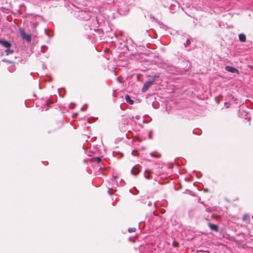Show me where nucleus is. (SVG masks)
I'll use <instances>...</instances> for the list:
<instances>
[{"mask_svg": "<svg viewBox=\"0 0 253 253\" xmlns=\"http://www.w3.org/2000/svg\"><path fill=\"white\" fill-rule=\"evenodd\" d=\"M158 77H159L158 75V76H155L154 78V79L153 80H149L146 81L144 83V85H143V86L142 87V91L143 92L146 91L147 90V89L149 88V87L153 84V83H154V82L155 80V79L156 78H158Z\"/></svg>", "mask_w": 253, "mask_h": 253, "instance_id": "obj_1", "label": "nucleus"}, {"mask_svg": "<svg viewBox=\"0 0 253 253\" xmlns=\"http://www.w3.org/2000/svg\"><path fill=\"white\" fill-rule=\"evenodd\" d=\"M80 18L84 20H88L90 19L91 16L90 13L86 11H81L79 15Z\"/></svg>", "mask_w": 253, "mask_h": 253, "instance_id": "obj_2", "label": "nucleus"}, {"mask_svg": "<svg viewBox=\"0 0 253 253\" xmlns=\"http://www.w3.org/2000/svg\"><path fill=\"white\" fill-rule=\"evenodd\" d=\"M225 69L226 71L232 73H237V74H239V70L232 66H226L225 67Z\"/></svg>", "mask_w": 253, "mask_h": 253, "instance_id": "obj_3", "label": "nucleus"}, {"mask_svg": "<svg viewBox=\"0 0 253 253\" xmlns=\"http://www.w3.org/2000/svg\"><path fill=\"white\" fill-rule=\"evenodd\" d=\"M21 36L22 39H25L27 42H30L31 40V37L30 35L26 34L24 31H20Z\"/></svg>", "mask_w": 253, "mask_h": 253, "instance_id": "obj_4", "label": "nucleus"}, {"mask_svg": "<svg viewBox=\"0 0 253 253\" xmlns=\"http://www.w3.org/2000/svg\"><path fill=\"white\" fill-rule=\"evenodd\" d=\"M140 167L138 165H135L131 170V173L132 174L136 175L140 171Z\"/></svg>", "mask_w": 253, "mask_h": 253, "instance_id": "obj_5", "label": "nucleus"}, {"mask_svg": "<svg viewBox=\"0 0 253 253\" xmlns=\"http://www.w3.org/2000/svg\"><path fill=\"white\" fill-rule=\"evenodd\" d=\"M0 43L5 47L9 48L11 46V44L5 40H0Z\"/></svg>", "mask_w": 253, "mask_h": 253, "instance_id": "obj_6", "label": "nucleus"}, {"mask_svg": "<svg viewBox=\"0 0 253 253\" xmlns=\"http://www.w3.org/2000/svg\"><path fill=\"white\" fill-rule=\"evenodd\" d=\"M209 226L211 228V229L213 231H217L218 230V226H217V225H216L215 224H212L211 223H209Z\"/></svg>", "mask_w": 253, "mask_h": 253, "instance_id": "obj_7", "label": "nucleus"}, {"mask_svg": "<svg viewBox=\"0 0 253 253\" xmlns=\"http://www.w3.org/2000/svg\"><path fill=\"white\" fill-rule=\"evenodd\" d=\"M125 99L126 101L129 104L132 105L133 104L134 101L130 98V96L128 94L125 95Z\"/></svg>", "mask_w": 253, "mask_h": 253, "instance_id": "obj_8", "label": "nucleus"}, {"mask_svg": "<svg viewBox=\"0 0 253 253\" xmlns=\"http://www.w3.org/2000/svg\"><path fill=\"white\" fill-rule=\"evenodd\" d=\"M243 220L246 223H249L250 220V216L248 214H245L243 217Z\"/></svg>", "mask_w": 253, "mask_h": 253, "instance_id": "obj_9", "label": "nucleus"}, {"mask_svg": "<svg viewBox=\"0 0 253 253\" xmlns=\"http://www.w3.org/2000/svg\"><path fill=\"white\" fill-rule=\"evenodd\" d=\"M239 39L242 42H245L246 40V35L244 34H240L239 35Z\"/></svg>", "mask_w": 253, "mask_h": 253, "instance_id": "obj_10", "label": "nucleus"}, {"mask_svg": "<svg viewBox=\"0 0 253 253\" xmlns=\"http://www.w3.org/2000/svg\"><path fill=\"white\" fill-rule=\"evenodd\" d=\"M151 173V171L149 169H146L144 172V176L146 179L149 178V176L147 174H150Z\"/></svg>", "mask_w": 253, "mask_h": 253, "instance_id": "obj_11", "label": "nucleus"}, {"mask_svg": "<svg viewBox=\"0 0 253 253\" xmlns=\"http://www.w3.org/2000/svg\"><path fill=\"white\" fill-rule=\"evenodd\" d=\"M93 162H96L97 163L99 164L101 162V159L100 157H94L92 158Z\"/></svg>", "mask_w": 253, "mask_h": 253, "instance_id": "obj_12", "label": "nucleus"}, {"mask_svg": "<svg viewBox=\"0 0 253 253\" xmlns=\"http://www.w3.org/2000/svg\"><path fill=\"white\" fill-rule=\"evenodd\" d=\"M49 104V102L48 101H46L45 105L43 107V110H44L45 111L47 110L48 109Z\"/></svg>", "mask_w": 253, "mask_h": 253, "instance_id": "obj_13", "label": "nucleus"}, {"mask_svg": "<svg viewBox=\"0 0 253 253\" xmlns=\"http://www.w3.org/2000/svg\"><path fill=\"white\" fill-rule=\"evenodd\" d=\"M8 70L10 72H12L15 70V67L14 66L11 65L10 67L8 68Z\"/></svg>", "mask_w": 253, "mask_h": 253, "instance_id": "obj_14", "label": "nucleus"}, {"mask_svg": "<svg viewBox=\"0 0 253 253\" xmlns=\"http://www.w3.org/2000/svg\"><path fill=\"white\" fill-rule=\"evenodd\" d=\"M5 52H6V54L7 55L8 54H11L13 53V50H11V49H7L5 50Z\"/></svg>", "mask_w": 253, "mask_h": 253, "instance_id": "obj_15", "label": "nucleus"}, {"mask_svg": "<svg viewBox=\"0 0 253 253\" xmlns=\"http://www.w3.org/2000/svg\"><path fill=\"white\" fill-rule=\"evenodd\" d=\"M135 230H136V229L135 228H128V231L129 233L134 232L135 231Z\"/></svg>", "mask_w": 253, "mask_h": 253, "instance_id": "obj_16", "label": "nucleus"}, {"mask_svg": "<svg viewBox=\"0 0 253 253\" xmlns=\"http://www.w3.org/2000/svg\"><path fill=\"white\" fill-rule=\"evenodd\" d=\"M190 43V40L188 39L186 41V43H184V45L185 47H187Z\"/></svg>", "mask_w": 253, "mask_h": 253, "instance_id": "obj_17", "label": "nucleus"}, {"mask_svg": "<svg viewBox=\"0 0 253 253\" xmlns=\"http://www.w3.org/2000/svg\"><path fill=\"white\" fill-rule=\"evenodd\" d=\"M87 108V105H85L84 106L82 107L81 108V111H84L85 110H86Z\"/></svg>", "mask_w": 253, "mask_h": 253, "instance_id": "obj_18", "label": "nucleus"}, {"mask_svg": "<svg viewBox=\"0 0 253 253\" xmlns=\"http://www.w3.org/2000/svg\"><path fill=\"white\" fill-rule=\"evenodd\" d=\"M151 133H152L151 130L148 131V138H149V139H150L151 138Z\"/></svg>", "mask_w": 253, "mask_h": 253, "instance_id": "obj_19", "label": "nucleus"}, {"mask_svg": "<svg viewBox=\"0 0 253 253\" xmlns=\"http://www.w3.org/2000/svg\"><path fill=\"white\" fill-rule=\"evenodd\" d=\"M74 105L75 104L74 103H71L69 107L70 109H72L73 108H74Z\"/></svg>", "mask_w": 253, "mask_h": 253, "instance_id": "obj_20", "label": "nucleus"}, {"mask_svg": "<svg viewBox=\"0 0 253 253\" xmlns=\"http://www.w3.org/2000/svg\"><path fill=\"white\" fill-rule=\"evenodd\" d=\"M110 191H111V189H108V193H109V194H110V195H112V193H111L110 192Z\"/></svg>", "mask_w": 253, "mask_h": 253, "instance_id": "obj_21", "label": "nucleus"}, {"mask_svg": "<svg viewBox=\"0 0 253 253\" xmlns=\"http://www.w3.org/2000/svg\"><path fill=\"white\" fill-rule=\"evenodd\" d=\"M2 61H4V62H10V61H7V60H6V59H3V60H2Z\"/></svg>", "mask_w": 253, "mask_h": 253, "instance_id": "obj_22", "label": "nucleus"}, {"mask_svg": "<svg viewBox=\"0 0 253 253\" xmlns=\"http://www.w3.org/2000/svg\"><path fill=\"white\" fill-rule=\"evenodd\" d=\"M139 118H140V117H139V116H136L135 117V118H136L137 120L139 119Z\"/></svg>", "mask_w": 253, "mask_h": 253, "instance_id": "obj_23", "label": "nucleus"}, {"mask_svg": "<svg viewBox=\"0 0 253 253\" xmlns=\"http://www.w3.org/2000/svg\"><path fill=\"white\" fill-rule=\"evenodd\" d=\"M77 114H74L73 115V117L75 118L77 116Z\"/></svg>", "mask_w": 253, "mask_h": 253, "instance_id": "obj_24", "label": "nucleus"}, {"mask_svg": "<svg viewBox=\"0 0 253 253\" xmlns=\"http://www.w3.org/2000/svg\"><path fill=\"white\" fill-rule=\"evenodd\" d=\"M117 80H118L119 82H120L119 79L118 78H117Z\"/></svg>", "mask_w": 253, "mask_h": 253, "instance_id": "obj_25", "label": "nucleus"}, {"mask_svg": "<svg viewBox=\"0 0 253 253\" xmlns=\"http://www.w3.org/2000/svg\"><path fill=\"white\" fill-rule=\"evenodd\" d=\"M226 104H228V103H227V102L225 103V105H226Z\"/></svg>", "mask_w": 253, "mask_h": 253, "instance_id": "obj_26", "label": "nucleus"}, {"mask_svg": "<svg viewBox=\"0 0 253 253\" xmlns=\"http://www.w3.org/2000/svg\"><path fill=\"white\" fill-rule=\"evenodd\" d=\"M150 154H151V155L153 156L152 153H151Z\"/></svg>", "mask_w": 253, "mask_h": 253, "instance_id": "obj_27", "label": "nucleus"}]
</instances>
